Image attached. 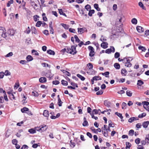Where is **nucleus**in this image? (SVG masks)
<instances>
[{
	"label": "nucleus",
	"mask_w": 149,
	"mask_h": 149,
	"mask_svg": "<svg viewBox=\"0 0 149 149\" xmlns=\"http://www.w3.org/2000/svg\"><path fill=\"white\" fill-rule=\"evenodd\" d=\"M66 52L68 53L72 54L74 55L76 54L77 51L75 50V47L74 45H72L71 48L68 47L66 49Z\"/></svg>",
	"instance_id": "nucleus-1"
},
{
	"label": "nucleus",
	"mask_w": 149,
	"mask_h": 149,
	"mask_svg": "<svg viewBox=\"0 0 149 149\" xmlns=\"http://www.w3.org/2000/svg\"><path fill=\"white\" fill-rule=\"evenodd\" d=\"M88 49L90 51L89 55L90 57H93L94 55V50L93 48L91 46H89L88 47Z\"/></svg>",
	"instance_id": "nucleus-2"
},
{
	"label": "nucleus",
	"mask_w": 149,
	"mask_h": 149,
	"mask_svg": "<svg viewBox=\"0 0 149 149\" xmlns=\"http://www.w3.org/2000/svg\"><path fill=\"white\" fill-rule=\"evenodd\" d=\"M115 48L113 46H111L110 47V48L107 49L105 50V52L108 54H110L111 52L113 53L115 52Z\"/></svg>",
	"instance_id": "nucleus-3"
},
{
	"label": "nucleus",
	"mask_w": 149,
	"mask_h": 149,
	"mask_svg": "<svg viewBox=\"0 0 149 149\" xmlns=\"http://www.w3.org/2000/svg\"><path fill=\"white\" fill-rule=\"evenodd\" d=\"M108 44L107 42H103L101 44V47L104 49H106L108 47Z\"/></svg>",
	"instance_id": "nucleus-4"
},
{
	"label": "nucleus",
	"mask_w": 149,
	"mask_h": 149,
	"mask_svg": "<svg viewBox=\"0 0 149 149\" xmlns=\"http://www.w3.org/2000/svg\"><path fill=\"white\" fill-rule=\"evenodd\" d=\"M86 29L85 27H83L82 28H78V32L80 34H81L83 33L84 31H85Z\"/></svg>",
	"instance_id": "nucleus-5"
},
{
	"label": "nucleus",
	"mask_w": 149,
	"mask_h": 149,
	"mask_svg": "<svg viewBox=\"0 0 149 149\" xmlns=\"http://www.w3.org/2000/svg\"><path fill=\"white\" fill-rule=\"evenodd\" d=\"M8 33L10 36H13L15 33L13 29H9L8 31Z\"/></svg>",
	"instance_id": "nucleus-6"
},
{
	"label": "nucleus",
	"mask_w": 149,
	"mask_h": 149,
	"mask_svg": "<svg viewBox=\"0 0 149 149\" xmlns=\"http://www.w3.org/2000/svg\"><path fill=\"white\" fill-rule=\"evenodd\" d=\"M139 120V118L137 117H133L130 118L128 120V122L129 123H132L134 120Z\"/></svg>",
	"instance_id": "nucleus-7"
},
{
	"label": "nucleus",
	"mask_w": 149,
	"mask_h": 149,
	"mask_svg": "<svg viewBox=\"0 0 149 149\" xmlns=\"http://www.w3.org/2000/svg\"><path fill=\"white\" fill-rule=\"evenodd\" d=\"M136 30L137 31L140 33H141L143 32L144 29L141 26H137L136 27Z\"/></svg>",
	"instance_id": "nucleus-8"
},
{
	"label": "nucleus",
	"mask_w": 149,
	"mask_h": 149,
	"mask_svg": "<svg viewBox=\"0 0 149 149\" xmlns=\"http://www.w3.org/2000/svg\"><path fill=\"white\" fill-rule=\"evenodd\" d=\"M41 128V132L45 131L47 128V126L45 125H43L40 126Z\"/></svg>",
	"instance_id": "nucleus-9"
},
{
	"label": "nucleus",
	"mask_w": 149,
	"mask_h": 149,
	"mask_svg": "<svg viewBox=\"0 0 149 149\" xmlns=\"http://www.w3.org/2000/svg\"><path fill=\"white\" fill-rule=\"evenodd\" d=\"M39 81L41 83H43L46 82L47 79L45 77H41L39 79Z\"/></svg>",
	"instance_id": "nucleus-10"
},
{
	"label": "nucleus",
	"mask_w": 149,
	"mask_h": 149,
	"mask_svg": "<svg viewBox=\"0 0 149 149\" xmlns=\"http://www.w3.org/2000/svg\"><path fill=\"white\" fill-rule=\"evenodd\" d=\"M149 124V121H146L144 122L142 124V125L144 128H147Z\"/></svg>",
	"instance_id": "nucleus-11"
},
{
	"label": "nucleus",
	"mask_w": 149,
	"mask_h": 149,
	"mask_svg": "<svg viewBox=\"0 0 149 149\" xmlns=\"http://www.w3.org/2000/svg\"><path fill=\"white\" fill-rule=\"evenodd\" d=\"M121 73L123 76H125L127 72L125 69H123L121 70Z\"/></svg>",
	"instance_id": "nucleus-12"
},
{
	"label": "nucleus",
	"mask_w": 149,
	"mask_h": 149,
	"mask_svg": "<svg viewBox=\"0 0 149 149\" xmlns=\"http://www.w3.org/2000/svg\"><path fill=\"white\" fill-rule=\"evenodd\" d=\"M104 104L105 106L109 107L110 106L111 102L107 100H105L104 101Z\"/></svg>",
	"instance_id": "nucleus-13"
},
{
	"label": "nucleus",
	"mask_w": 149,
	"mask_h": 149,
	"mask_svg": "<svg viewBox=\"0 0 149 149\" xmlns=\"http://www.w3.org/2000/svg\"><path fill=\"white\" fill-rule=\"evenodd\" d=\"M43 115L45 117H48L49 115L48 111L47 110H45L44 111Z\"/></svg>",
	"instance_id": "nucleus-14"
},
{
	"label": "nucleus",
	"mask_w": 149,
	"mask_h": 149,
	"mask_svg": "<svg viewBox=\"0 0 149 149\" xmlns=\"http://www.w3.org/2000/svg\"><path fill=\"white\" fill-rule=\"evenodd\" d=\"M84 121L82 125L84 126H86L88 125V122L86 120V118L84 117Z\"/></svg>",
	"instance_id": "nucleus-15"
},
{
	"label": "nucleus",
	"mask_w": 149,
	"mask_h": 149,
	"mask_svg": "<svg viewBox=\"0 0 149 149\" xmlns=\"http://www.w3.org/2000/svg\"><path fill=\"white\" fill-rule=\"evenodd\" d=\"M31 29L32 33H33L35 34H37V32L35 27H32Z\"/></svg>",
	"instance_id": "nucleus-16"
},
{
	"label": "nucleus",
	"mask_w": 149,
	"mask_h": 149,
	"mask_svg": "<svg viewBox=\"0 0 149 149\" xmlns=\"http://www.w3.org/2000/svg\"><path fill=\"white\" fill-rule=\"evenodd\" d=\"M26 59L28 61H30L33 60V58L31 56L29 55L27 56Z\"/></svg>",
	"instance_id": "nucleus-17"
},
{
	"label": "nucleus",
	"mask_w": 149,
	"mask_h": 149,
	"mask_svg": "<svg viewBox=\"0 0 149 149\" xmlns=\"http://www.w3.org/2000/svg\"><path fill=\"white\" fill-rule=\"evenodd\" d=\"M47 52L48 54L50 55H54L55 54V52H54L51 49L47 50Z\"/></svg>",
	"instance_id": "nucleus-18"
},
{
	"label": "nucleus",
	"mask_w": 149,
	"mask_h": 149,
	"mask_svg": "<svg viewBox=\"0 0 149 149\" xmlns=\"http://www.w3.org/2000/svg\"><path fill=\"white\" fill-rule=\"evenodd\" d=\"M61 24L65 29H68L70 27L69 25L63 23H61Z\"/></svg>",
	"instance_id": "nucleus-19"
},
{
	"label": "nucleus",
	"mask_w": 149,
	"mask_h": 149,
	"mask_svg": "<svg viewBox=\"0 0 149 149\" xmlns=\"http://www.w3.org/2000/svg\"><path fill=\"white\" fill-rule=\"evenodd\" d=\"M94 7L97 11H100V8L99 7L98 5L97 4H94Z\"/></svg>",
	"instance_id": "nucleus-20"
},
{
	"label": "nucleus",
	"mask_w": 149,
	"mask_h": 149,
	"mask_svg": "<svg viewBox=\"0 0 149 149\" xmlns=\"http://www.w3.org/2000/svg\"><path fill=\"white\" fill-rule=\"evenodd\" d=\"M58 10L59 11V13L60 15H62L65 17H67L65 14L63 12L62 9H58Z\"/></svg>",
	"instance_id": "nucleus-21"
},
{
	"label": "nucleus",
	"mask_w": 149,
	"mask_h": 149,
	"mask_svg": "<svg viewBox=\"0 0 149 149\" xmlns=\"http://www.w3.org/2000/svg\"><path fill=\"white\" fill-rule=\"evenodd\" d=\"M93 78L95 81L101 80L102 79L101 77L99 76H95L93 77Z\"/></svg>",
	"instance_id": "nucleus-22"
},
{
	"label": "nucleus",
	"mask_w": 149,
	"mask_h": 149,
	"mask_svg": "<svg viewBox=\"0 0 149 149\" xmlns=\"http://www.w3.org/2000/svg\"><path fill=\"white\" fill-rule=\"evenodd\" d=\"M145 140L147 144H148L149 143V134H147L146 135Z\"/></svg>",
	"instance_id": "nucleus-23"
},
{
	"label": "nucleus",
	"mask_w": 149,
	"mask_h": 149,
	"mask_svg": "<svg viewBox=\"0 0 149 149\" xmlns=\"http://www.w3.org/2000/svg\"><path fill=\"white\" fill-rule=\"evenodd\" d=\"M144 84V82L141 80H138L137 85L139 86H141Z\"/></svg>",
	"instance_id": "nucleus-24"
},
{
	"label": "nucleus",
	"mask_w": 149,
	"mask_h": 149,
	"mask_svg": "<svg viewBox=\"0 0 149 149\" xmlns=\"http://www.w3.org/2000/svg\"><path fill=\"white\" fill-rule=\"evenodd\" d=\"M114 67L117 69H120V64L118 63H115L114 65Z\"/></svg>",
	"instance_id": "nucleus-25"
},
{
	"label": "nucleus",
	"mask_w": 149,
	"mask_h": 149,
	"mask_svg": "<svg viewBox=\"0 0 149 149\" xmlns=\"http://www.w3.org/2000/svg\"><path fill=\"white\" fill-rule=\"evenodd\" d=\"M29 109L26 107H24L22 109H21V111L22 113L25 112L26 111H28Z\"/></svg>",
	"instance_id": "nucleus-26"
},
{
	"label": "nucleus",
	"mask_w": 149,
	"mask_h": 149,
	"mask_svg": "<svg viewBox=\"0 0 149 149\" xmlns=\"http://www.w3.org/2000/svg\"><path fill=\"white\" fill-rule=\"evenodd\" d=\"M95 13V10H89L88 15L89 16H91L92 14H94Z\"/></svg>",
	"instance_id": "nucleus-27"
},
{
	"label": "nucleus",
	"mask_w": 149,
	"mask_h": 149,
	"mask_svg": "<svg viewBox=\"0 0 149 149\" xmlns=\"http://www.w3.org/2000/svg\"><path fill=\"white\" fill-rule=\"evenodd\" d=\"M3 93H4L3 97L5 100L7 101H8V100L7 98V97L5 91H3Z\"/></svg>",
	"instance_id": "nucleus-28"
},
{
	"label": "nucleus",
	"mask_w": 149,
	"mask_h": 149,
	"mask_svg": "<svg viewBox=\"0 0 149 149\" xmlns=\"http://www.w3.org/2000/svg\"><path fill=\"white\" fill-rule=\"evenodd\" d=\"M85 8L86 10L87 11H89L91 10V7L90 5L87 4L85 7Z\"/></svg>",
	"instance_id": "nucleus-29"
},
{
	"label": "nucleus",
	"mask_w": 149,
	"mask_h": 149,
	"mask_svg": "<svg viewBox=\"0 0 149 149\" xmlns=\"http://www.w3.org/2000/svg\"><path fill=\"white\" fill-rule=\"evenodd\" d=\"M102 74L103 76H105L106 77H109V72L107 71L105 72L104 73H102Z\"/></svg>",
	"instance_id": "nucleus-30"
},
{
	"label": "nucleus",
	"mask_w": 149,
	"mask_h": 149,
	"mask_svg": "<svg viewBox=\"0 0 149 149\" xmlns=\"http://www.w3.org/2000/svg\"><path fill=\"white\" fill-rule=\"evenodd\" d=\"M77 76L82 81H84L85 80V77L79 74H77Z\"/></svg>",
	"instance_id": "nucleus-31"
},
{
	"label": "nucleus",
	"mask_w": 149,
	"mask_h": 149,
	"mask_svg": "<svg viewBox=\"0 0 149 149\" xmlns=\"http://www.w3.org/2000/svg\"><path fill=\"white\" fill-rule=\"evenodd\" d=\"M42 24V21H38L36 23V26L38 27H40Z\"/></svg>",
	"instance_id": "nucleus-32"
},
{
	"label": "nucleus",
	"mask_w": 149,
	"mask_h": 149,
	"mask_svg": "<svg viewBox=\"0 0 149 149\" xmlns=\"http://www.w3.org/2000/svg\"><path fill=\"white\" fill-rule=\"evenodd\" d=\"M138 48L140 50H141L142 51L145 52L146 49L145 47L140 46Z\"/></svg>",
	"instance_id": "nucleus-33"
},
{
	"label": "nucleus",
	"mask_w": 149,
	"mask_h": 149,
	"mask_svg": "<svg viewBox=\"0 0 149 149\" xmlns=\"http://www.w3.org/2000/svg\"><path fill=\"white\" fill-rule=\"evenodd\" d=\"M139 6L141 8L143 9L146 10V8L144 6L143 4L141 2H140L139 3Z\"/></svg>",
	"instance_id": "nucleus-34"
},
{
	"label": "nucleus",
	"mask_w": 149,
	"mask_h": 149,
	"mask_svg": "<svg viewBox=\"0 0 149 149\" xmlns=\"http://www.w3.org/2000/svg\"><path fill=\"white\" fill-rule=\"evenodd\" d=\"M146 113H143L141 114H139L138 116V118H142L146 116Z\"/></svg>",
	"instance_id": "nucleus-35"
},
{
	"label": "nucleus",
	"mask_w": 149,
	"mask_h": 149,
	"mask_svg": "<svg viewBox=\"0 0 149 149\" xmlns=\"http://www.w3.org/2000/svg\"><path fill=\"white\" fill-rule=\"evenodd\" d=\"M132 65V63L130 62H127L125 63V66L127 67H130Z\"/></svg>",
	"instance_id": "nucleus-36"
},
{
	"label": "nucleus",
	"mask_w": 149,
	"mask_h": 149,
	"mask_svg": "<svg viewBox=\"0 0 149 149\" xmlns=\"http://www.w3.org/2000/svg\"><path fill=\"white\" fill-rule=\"evenodd\" d=\"M126 149L130 148L131 146V144L129 142H127L126 143Z\"/></svg>",
	"instance_id": "nucleus-37"
},
{
	"label": "nucleus",
	"mask_w": 149,
	"mask_h": 149,
	"mask_svg": "<svg viewBox=\"0 0 149 149\" xmlns=\"http://www.w3.org/2000/svg\"><path fill=\"white\" fill-rule=\"evenodd\" d=\"M131 22L133 24H136L137 23V19L136 18H134L132 19Z\"/></svg>",
	"instance_id": "nucleus-38"
},
{
	"label": "nucleus",
	"mask_w": 149,
	"mask_h": 149,
	"mask_svg": "<svg viewBox=\"0 0 149 149\" xmlns=\"http://www.w3.org/2000/svg\"><path fill=\"white\" fill-rule=\"evenodd\" d=\"M143 107L144 108H146V107L148 106L149 105V102L146 101H145L143 102Z\"/></svg>",
	"instance_id": "nucleus-39"
},
{
	"label": "nucleus",
	"mask_w": 149,
	"mask_h": 149,
	"mask_svg": "<svg viewBox=\"0 0 149 149\" xmlns=\"http://www.w3.org/2000/svg\"><path fill=\"white\" fill-rule=\"evenodd\" d=\"M28 132L31 134H34L36 132V130L33 129H31L29 130Z\"/></svg>",
	"instance_id": "nucleus-40"
},
{
	"label": "nucleus",
	"mask_w": 149,
	"mask_h": 149,
	"mask_svg": "<svg viewBox=\"0 0 149 149\" xmlns=\"http://www.w3.org/2000/svg\"><path fill=\"white\" fill-rule=\"evenodd\" d=\"M61 84L65 86H67L68 84V82L64 80H61Z\"/></svg>",
	"instance_id": "nucleus-41"
},
{
	"label": "nucleus",
	"mask_w": 149,
	"mask_h": 149,
	"mask_svg": "<svg viewBox=\"0 0 149 149\" xmlns=\"http://www.w3.org/2000/svg\"><path fill=\"white\" fill-rule=\"evenodd\" d=\"M32 53L36 56H38L39 54L34 49L32 50Z\"/></svg>",
	"instance_id": "nucleus-42"
},
{
	"label": "nucleus",
	"mask_w": 149,
	"mask_h": 149,
	"mask_svg": "<svg viewBox=\"0 0 149 149\" xmlns=\"http://www.w3.org/2000/svg\"><path fill=\"white\" fill-rule=\"evenodd\" d=\"M134 134V131L133 130H131L129 131L128 134L129 136H132Z\"/></svg>",
	"instance_id": "nucleus-43"
},
{
	"label": "nucleus",
	"mask_w": 149,
	"mask_h": 149,
	"mask_svg": "<svg viewBox=\"0 0 149 149\" xmlns=\"http://www.w3.org/2000/svg\"><path fill=\"white\" fill-rule=\"evenodd\" d=\"M104 130H102V132L103 133V135L105 137H107L108 136V131H104Z\"/></svg>",
	"instance_id": "nucleus-44"
},
{
	"label": "nucleus",
	"mask_w": 149,
	"mask_h": 149,
	"mask_svg": "<svg viewBox=\"0 0 149 149\" xmlns=\"http://www.w3.org/2000/svg\"><path fill=\"white\" fill-rule=\"evenodd\" d=\"M101 111V110L100 109H98V110H97V109H94L92 112V113L97 114L98 113V111Z\"/></svg>",
	"instance_id": "nucleus-45"
},
{
	"label": "nucleus",
	"mask_w": 149,
	"mask_h": 149,
	"mask_svg": "<svg viewBox=\"0 0 149 149\" xmlns=\"http://www.w3.org/2000/svg\"><path fill=\"white\" fill-rule=\"evenodd\" d=\"M39 17L38 15H34L33 16L34 20L35 22L39 20V19H38V18Z\"/></svg>",
	"instance_id": "nucleus-46"
},
{
	"label": "nucleus",
	"mask_w": 149,
	"mask_h": 149,
	"mask_svg": "<svg viewBox=\"0 0 149 149\" xmlns=\"http://www.w3.org/2000/svg\"><path fill=\"white\" fill-rule=\"evenodd\" d=\"M127 95L129 97H131L132 96V93L131 92V91L129 90L127 91L126 92Z\"/></svg>",
	"instance_id": "nucleus-47"
},
{
	"label": "nucleus",
	"mask_w": 149,
	"mask_h": 149,
	"mask_svg": "<svg viewBox=\"0 0 149 149\" xmlns=\"http://www.w3.org/2000/svg\"><path fill=\"white\" fill-rule=\"evenodd\" d=\"M4 75H5L6 76H8V75H10L11 74V73L8 70H6L5 72H4Z\"/></svg>",
	"instance_id": "nucleus-48"
},
{
	"label": "nucleus",
	"mask_w": 149,
	"mask_h": 149,
	"mask_svg": "<svg viewBox=\"0 0 149 149\" xmlns=\"http://www.w3.org/2000/svg\"><path fill=\"white\" fill-rule=\"evenodd\" d=\"M74 38L75 39V41L77 43H79L80 42V40L78 38L77 36L75 35L74 36Z\"/></svg>",
	"instance_id": "nucleus-49"
},
{
	"label": "nucleus",
	"mask_w": 149,
	"mask_h": 149,
	"mask_svg": "<svg viewBox=\"0 0 149 149\" xmlns=\"http://www.w3.org/2000/svg\"><path fill=\"white\" fill-rule=\"evenodd\" d=\"M115 114L119 117L120 119H122L123 118V117L122 116V114L121 113L116 112L115 113Z\"/></svg>",
	"instance_id": "nucleus-50"
},
{
	"label": "nucleus",
	"mask_w": 149,
	"mask_h": 149,
	"mask_svg": "<svg viewBox=\"0 0 149 149\" xmlns=\"http://www.w3.org/2000/svg\"><path fill=\"white\" fill-rule=\"evenodd\" d=\"M7 33L6 32H5L3 31L2 32V33L1 34V36L2 37L6 38L7 37Z\"/></svg>",
	"instance_id": "nucleus-51"
},
{
	"label": "nucleus",
	"mask_w": 149,
	"mask_h": 149,
	"mask_svg": "<svg viewBox=\"0 0 149 149\" xmlns=\"http://www.w3.org/2000/svg\"><path fill=\"white\" fill-rule=\"evenodd\" d=\"M13 3V0H10L8 1V3L7 4V7H9L10 4Z\"/></svg>",
	"instance_id": "nucleus-52"
},
{
	"label": "nucleus",
	"mask_w": 149,
	"mask_h": 149,
	"mask_svg": "<svg viewBox=\"0 0 149 149\" xmlns=\"http://www.w3.org/2000/svg\"><path fill=\"white\" fill-rule=\"evenodd\" d=\"M42 65L43 67H49L50 68V65H49L47 63H44L42 64Z\"/></svg>",
	"instance_id": "nucleus-53"
},
{
	"label": "nucleus",
	"mask_w": 149,
	"mask_h": 149,
	"mask_svg": "<svg viewBox=\"0 0 149 149\" xmlns=\"http://www.w3.org/2000/svg\"><path fill=\"white\" fill-rule=\"evenodd\" d=\"M32 94L35 96H36V97H37L38 96V93L36 91H33L32 92Z\"/></svg>",
	"instance_id": "nucleus-54"
},
{
	"label": "nucleus",
	"mask_w": 149,
	"mask_h": 149,
	"mask_svg": "<svg viewBox=\"0 0 149 149\" xmlns=\"http://www.w3.org/2000/svg\"><path fill=\"white\" fill-rule=\"evenodd\" d=\"M42 16L43 20L45 21H47V18L45 16V13H43L42 14Z\"/></svg>",
	"instance_id": "nucleus-55"
},
{
	"label": "nucleus",
	"mask_w": 149,
	"mask_h": 149,
	"mask_svg": "<svg viewBox=\"0 0 149 149\" xmlns=\"http://www.w3.org/2000/svg\"><path fill=\"white\" fill-rule=\"evenodd\" d=\"M63 102H62L61 100L60 99H58V104L59 106L61 107L62 106V104Z\"/></svg>",
	"instance_id": "nucleus-56"
},
{
	"label": "nucleus",
	"mask_w": 149,
	"mask_h": 149,
	"mask_svg": "<svg viewBox=\"0 0 149 149\" xmlns=\"http://www.w3.org/2000/svg\"><path fill=\"white\" fill-rule=\"evenodd\" d=\"M120 56V54L118 52H116L115 54L114 57L115 58H118Z\"/></svg>",
	"instance_id": "nucleus-57"
},
{
	"label": "nucleus",
	"mask_w": 149,
	"mask_h": 149,
	"mask_svg": "<svg viewBox=\"0 0 149 149\" xmlns=\"http://www.w3.org/2000/svg\"><path fill=\"white\" fill-rule=\"evenodd\" d=\"M126 59H127V62H128L131 61L133 58H132V57H129L128 58H126Z\"/></svg>",
	"instance_id": "nucleus-58"
},
{
	"label": "nucleus",
	"mask_w": 149,
	"mask_h": 149,
	"mask_svg": "<svg viewBox=\"0 0 149 149\" xmlns=\"http://www.w3.org/2000/svg\"><path fill=\"white\" fill-rule=\"evenodd\" d=\"M87 66L88 67V68L89 69H91L93 68V65L91 63H89L87 64Z\"/></svg>",
	"instance_id": "nucleus-59"
},
{
	"label": "nucleus",
	"mask_w": 149,
	"mask_h": 149,
	"mask_svg": "<svg viewBox=\"0 0 149 149\" xmlns=\"http://www.w3.org/2000/svg\"><path fill=\"white\" fill-rule=\"evenodd\" d=\"M127 106V104L123 102L122 104V109H124V108L126 109V107Z\"/></svg>",
	"instance_id": "nucleus-60"
},
{
	"label": "nucleus",
	"mask_w": 149,
	"mask_h": 149,
	"mask_svg": "<svg viewBox=\"0 0 149 149\" xmlns=\"http://www.w3.org/2000/svg\"><path fill=\"white\" fill-rule=\"evenodd\" d=\"M91 130L92 131H93L94 133L96 134H97L98 132L97 131H96V129H94V127H92L90 128Z\"/></svg>",
	"instance_id": "nucleus-61"
},
{
	"label": "nucleus",
	"mask_w": 149,
	"mask_h": 149,
	"mask_svg": "<svg viewBox=\"0 0 149 149\" xmlns=\"http://www.w3.org/2000/svg\"><path fill=\"white\" fill-rule=\"evenodd\" d=\"M9 97L11 100H14L15 99V97L13 93L10 94V96H9Z\"/></svg>",
	"instance_id": "nucleus-62"
},
{
	"label": "nucleus",
	"mask_w": 149,
	"mask_h": 149,
	"mask_svg": "<svg viewBox=\"0 0 149 149\" xmlns=\"http://www.w3.org/2000/svg\"><path fill=\"white\" fill-rule=\"evenodd\" d=\"M45 76L48 78L51 77L52 76L51 75V73L49 72H47V73H46Z\"/></svg>",
	"instance_id": "nucleus-63"
},
{
	"label": "nucleus",
	"mask_w": 149,
	"mask_h": 149,
	"mask_svg": "<svg viewBox=\"0 0 149 149\" xmlns=\"http://www.w3.org/2000/svg\"><path fill=\"white\" fill-rule=\"evenodd\" d=\"M140 139L138 138L135 140V142L136 144H138L140 143Z\"/></svg>",
	"instance_id": "nucleus-64"
}]
</instances>
